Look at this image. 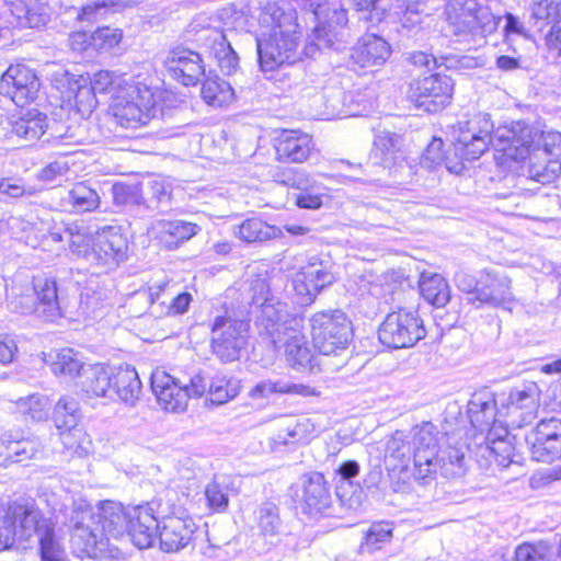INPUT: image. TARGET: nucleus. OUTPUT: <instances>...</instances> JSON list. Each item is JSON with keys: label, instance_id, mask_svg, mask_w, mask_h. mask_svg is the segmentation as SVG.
<instances>
[{"label": "nucleus", "instance_id": "f257e3e1", "mask_svg": "<svg viewBox=\"0 0 561 561\" xmlns=\"http://www.w3.org/2000/svg\"><path fill=\"white\" fill-rule=\"evenodd\" d=\"M124 523V506L117 502H105L96 511L89 507L75 510L70 517L73 552L80 558H117Z\"/></svg>", "mask_w": 561, "mask_h": 561}, {"label": "nucleus", "instance_id": "f03ea898", "mask_svg": "<svg viewBox=\"0 0 561 561\" xmlns=\"http://www.w3.org/2000/svg\"><path fill=\"white\" fill-rule=\"evenodd\" d=\"M256 50L262 71H274L301 59V27L296 12H286L275 3L260 12Z\"/></svg>", "mask_w": 561, "mask_h": 561}, {"label": "nucleus", "instance_id": "7ed1b4c3", "mask_svg": "<svg viewBox=\"0 0 561 561\" xmlns=\"http://www.w3.org/2000/svg\"><path fill=\"white\" fill-rule=\"evenodd\" d=\"M413 446L414 479L421 484H428L439 472L443 477L453 479L462 477L466 472L465 446L448 445L437 450L436 426L424 422L414 426L410 432Z\"/></svg>", "mask_w": 561, "mask_h": 561}, {"label": "nucleus", "instance_id": "20e7f679", "mask_svg": "<svg viewBox=\"0 0 561 561\" xmlns=\"http://www.w3.org/2000/svg\"><path fill=\"white\" fill-rule=\"evenodd\" d=\"M154 105V94L150 88L140 82H130L115 95L111 110L116 124L138 128L153 117Z\"/></svg>", "mask_w": 561, "mask_h": 561}, {"label": "nucleus", "instance_id": "39448f33", "mask_svg": "<svg viewBox=\"0 0 561 561\" xmlns=\"http://www.w3.org/2000/svg\"><path fill=\"white\" fill-rule=\"evenodd\" d=\"M314 348L323 355L344 351L352 336L351 321L341 310L320 311L310 318Z\"/></svg>", "mask_w": 561, "mask_h": 561}, {"label": "nucleus", "instance_id": "423d86ee", "mask_svg": "<svg viewBox=\"0 0 561 561\" xmlns=\"http://www.w3.org/2000/svg\"><path fill=\"white\" fill-rule=\"evenodd\" d=\"M310 7L317 25L304 51L306 56L312 57L319 49L333 45L337 31L347 23V13L340 0H311Z\"/></svg>", "mask_w": 561, "mask_h": 561}, {"label": "nucleus", "instance_id": "0eeeda50", "mask_svg": "<svg viewBox=\"0 0 561 561\" xmlns=\"http://www.w3.org/2000/svg\"><path fill=\"white\" fill-rule=\"evenodd\" d=\"M445 14L455 35L491 33L497 25L491 10L477 0H448Z\"/></svg>", "mask_w": 561, "mask_h": 561}, {"label": "nucleus", "instance_id": "6e6552de", "mask_svg": "<svg viewBox=\"0 0 561 561\" xmlns=\"http://www.w3.org/2000/svg\"><path fill=\"white\" fill-rule=\"evenodd\" d=\"M494 125L489 114L478 113L470 119L458 123V136L454 144L455 151L466 160L479 159L494 145Z\"/></svg>", "mask_w": 561, "mask_h": 561}, {"label": "nucleus", "instance_id": "1a4fd4ad", "mask_svg": "<svg viewBox=\"0 0 561 561\" xmlns=\"http://www.w3.org/2000/svg\"><path fill=\"white\" fill-rule=\"evenodd\" d=\"M426 335L422 319L405 309L389 313L378 331L379 341L392 348L411 347Z\"/></svg>", "mask_w": 561, "mask_h": 561}, {"label": "nucleus", "instance_id": "9d476101", "mask_svg": "<svg viewBox=\"0 0 561 561\" xmlns=\"http://www.w3.org/2000/svg\"><path fill=\"white\" fill-rule=\"evenodd\" d=\"M531 179L546 183L561 172V133H537L528 169Z\"/></svg>", "mask_w": 561, "mask_h": 561}, {"label": "nucleus", "instance_id": "9b49d317", "mask_svg": "<svg viewBox=\"0 0 561 561\" xmlns=\"http://www.w3.org/2000/svg\"><path fill=\"white\" fill-rule=\"evenodd\" d=\"M249 325L245 321L217 317L211 325V348L221 362L239 359L247 344Z\"/></svg>", "mask_w": 561, "mask_h": 561}, {"label": "nucleus", "instance_id": "f8f14e48", "mask_svg": "<svg viewBox=\"0 0 561 561\" xmlns=\"http://www.w3.org/2000/svg\"><path fill=\"white\" fill-rule=\"evenodd\" d=\"M199 533L195 519L183 510L173 511L159 522V542L164 552H179L191 546Z\"/></svg>", "mask_w": 561, "mask_h": 561}, {"label": "nucleus", "instance_id": "ddd939ff", "mask_svg": "<svg viewBox=\"0 0 561 561\" xmlns=\"http://www.w3.org/2000/svg\"><path fill=\"white\" fill-rule=\"evenodd\" d=\"M454 82L445 75H431L420 78L410 85V99L416 107L428 113L443 110L451 100Z\"/></svg>", "mask_w": 561, "mask_h": 561}, {"label": "nucleus", "instance_id": "4468645a", "mask_svg": "<svg viewBox=\"0 0 561 561\" xmlns=\"http://www.w3.org/2000/svg\"><path fill=\"white\" fill-rule=\"evenodd\" d=\"M39 511L32 506L16 505L9 508L0 522V550L10 549L15 542H27L36 533Z\"/></svg>", "mask_w": 561, "mask_h": 561}, {"label": "nucleus", "instance_id": "2eb2a0df", "mask_svg": "<svg viewBox=\"0 0 561 561\" xmlns=\"http://www.w3.org/2000/svg\"><path fill=\"white\" fill-rule=\"evenodd\" d=\"M175 285L169 279L151 284L147 290L138 291L137 297L149 301V312L156 318L182 314L187 311L192 301L188 293H176Z\"/></svg>", "mask_w": 561, "mask_h": 561}, {"label": "nucleus", "instance_id": "dca6fc26", "mask_svg": "<svg viewBox=\"0 0 561 561\" xmlns=\"http://www.w3.org/2000/svg\"><path fill=\"white\" fill-rule=\"evenodd\" d=\"M334 282L329 262L312 256L293 278V287L301 302H312L317 295Z\"/></svg>", "mask_w": 561, "mask_h": 561}, {"label": "nucleus", "instance_id": "f3484780", "mask_svg": "<svg viewBox=\"0 0 561 561\" xmlns=\"http://www.w3.org/2000/svg\"><path fill=\"white\" fill-rule=\"evenodd\" d=\"M127 249V239L118 227H104L93 236L90 262L113 268L126 259Z\"/></svg>", "mask_w": 561, "mask_h": 561}, {"label": "nucleus", "instance_id": "a211bd4d", "mask_svg": "<svg viewBox=\"0 0 561 561\" xmlns=\"http://www.w3.org/2000/svg\"><path fill=\"white\" fill-rule=\"evenodd\" d=\"M39 87V79L35 71L21 64L11 65L0 80V92L19 106H24L35 100Z\"/></svg>", "mask_w": 561, "mask_h": 561}, {"label": "nucleus", "instance_id": "6ab92c4d", "mask_svg": "<svg viewBox=\"0 0 561 561\" xmlns=\"http://www.w3.org/2000/svg\"><path fill=\"white\" fill-rule=\"evenodd\" d=\"M537 133L524 123L514 122L510 126H502L494 131V147L505 157L515 161L528 158L535 145Z\"/></svg>", "mask_w": 561, "mask_h": 561}, {"label": "nucleus", "instance_id": "aec40b11", "mask_svg": "<svg viewBox=\"0 0 561 561\" xmlns=\"http://www.w3.org/2000/svg\"><path fill=\"white\" fill-rule=\"evenodd\" d=\"M280 343L274 344L275 347H284L286 362L296 370L313 371L320 367L317 357L313 356L302 333V320L293 318L289 325L286 327Z\"/></svg>", "mask_w": 561, "mask_h": 561}, {"label": "nucleus", "instance_id": "412c9836", "mask_svg": "<svg viewBox=\"0 0 561 561\" xmlns=\"http://www.w3.org/2000/svg\"><path fill=\"white\" fill-rule=\"evenodd\" d=\"M533 459L552 462L561 458V420H541L528 437Z\"/></svg>", "mask_w": 561, "mask_h": 561}, {"label": "nucleus", "instance_id": "4be33fe9", "mask_svg": "<svg viewBox=\"0 0 561 561\" xmlns=\"http://www.w3.org/2000/svg\"><path fill=\"white\" fill-rule=\"evenodd\" d=\"M124 536L127 535L139 549L150 548L159 531V523L153 515V510L148 504L127 510L124 507Z\"/></svg>", "mask_w": 561, "mask_h": 561}, {"label": "nucleus", "instance_id": "5701e85b", "mask_svg": "<svg viewBox=\"0 0 561 561\" xmlns=\"http://www.w3.org/2000/svg\"><path fill=\"white\" fill-rule=\"evenodd\" d=\"M164 66L174 80L186 87L195 85L205 73L201 55L182 46L169 51Z\"/></svg>", "mask_w": 561, "mask_h": 561}, {"label": "nucleus", "instance_id": "b1692460", "mask_svg": "<svg viewBox=\"0 0 561 561\" xmlns=\"http://www.w3.org/2000/svg\"><path fill=\"white\" fill-rule=\"evenodd\" d=\"M151 388L160 407L173 413L184 412L190 400L187 386L179 381L164 370H156L151 375Z\"/></svg>", "mask_w": 561, "mask_h": 561}, {"label": "nucleus", "instance_id": "393cba45", "mask_svg": "<svg viewBox=\"0 0 561 561\" xmlns=\"http://www.w3.org/2000/svg\"><path fill=\"white\" fill-rule=\"evenodd\" d=\"M41 443L31 437H22L13 432H5L0 437V466L9 467L43 457Z\"/></svg>", "mask_w": 561, "mask_h": 561}, {"label": "nucleus", "instance_id": "a878e982", "mask_svg": "<svg viewBox=\"0 0 561 561\" xmlns=\"http://www.w3.org/2000/svg\"><path fill=\"white\" fill-rule=\"evenodd\" d=\"M538 407L539 390L536 383L531 382L523 388L511 390L506 403V415L511 419L512 425L522 427L535 419Z\"/></svg>", "mask_w": 561, "mask_h": 561}, {"label": "nucleus", "instance_id": "bb28decb", "mask_svg": "<svg viewBox=\"0 0 561 561\" xmlns=\"http://www.w3.org/2000/svg\"><path fill=\"white\" fill-rule=\"evenodd\" d=\"M511 278L501 272L481 271L478 289L479 306L502 307L514 300Z\"/></svg>", "mask_w": 561, "mask_h": 561}, {"label": "nucleus", "instance_id": "cd10ccee", "mask_svg": "<svg viewBox=\"0 0 561 561\" xmlns=\"http://www.w3.org/2000/svg\"><path fill=\"white\" fill-rule=\"evenodd\" d=\"M331 506V495L324 477L312 472L302 478V511L311 518L327 515Z\"/></svg>", "mask_w": 561, "mask_h": 561}, {"label": "nucleus", "instance_id": "c85d7f7f", "mask_svg": "<svg viewBox=\"0 0 561 561\" xmlns=\"http://www.w3.org/2000/svg\"><path fill=\"white\" fill-rule=\"evenodd\" d=\"M312 149V137L298 130H283L275 140L276 158L282 162L302 163Z\"/></svg>", "mask_w": 561, "mask_h": 561}, {"label": "nucleus", "instance_id": "c756f323", "mask_svg": "<svg viewBox=\"0 0 561 561\" xmlns=\"http://www.w3.org/2000/svg\"><path fill=\"white\" fill-rule=\"evenodd\" d=\"M199 231L198 225L184 220H158L149 230L152 238L168 250L179 248Z\"/></svg>", "mask_w": 561, "mask_h": 561}, {"label": "nucleus", "instance_id": "7c9ffc66", "mask_svg": "<svg viewBox=\"0 0 561 561\" xmlns=\"http://www.w3.org/2000/svg\"><path fill=\"white\" fill-rule=\"evenodd\" d=\"M113 366L105 364H90L82 373L79 382L81 391L87 398H112Z\"/></svg>", "mask_w": 561, "mask_h": 561}, {"label": "nucleus", "instance_id": "2f4dec72", "mask_svg": "<svg viewBox=\"0 0 561 561\" xmlns=\"http://www.w3.org/2000/svg\"><path fill=\"white\" fill-rule=\"evenodd\" d=\"M257 306L260 307V324L267 331L273 344L280 343L284 331H287L286 327L294 318L289 317L287 306L274 297Z\"/></svg>", "mask_w": 561, "mask_h": 561}, {"label": "nucleus", "instance_id": "473e14b6", "mask_svg": "<svg viewBox=\"0 0 561 561\" xmlns=\"http://www.w3.org/2000/svg\"><path fill=\"white\" fill-rule=\"evenodd\" d=\"M390 54V46L383 38L366 34L358 39L351 57L360 67H370L385 64Z\"/></svg>", "mask_w": 561, "mask_h": 561}, {"label": "nucleus", "instance_id": "72a5a7b5", "mask_svg": "<svg viewBox=\"0 0 561 561\" xmlns=\"http://www.w3.org/2000/svg\"><path fill=\"white\" fill-rule=\"evenodd\" d=\"M5 5L21 26L41 27L50 16V8L45 0H4Z\"/></svg>", "mask_w": 561, "mask_h": 561}, {"label": "nucleus", "instance_id": "f704fd0d", "mask_svg": "<svg viewBox=\"0 0 561 561\" xmlns=\"http://www.w3.org/2000/svg\"><path fill=\"white\" fill-rule=\"evenodd\" d=\"M113 394L133 407L141 394V381L136 369L129 365L113 366Z\"/></svg>", "mask_w": 561, "mask_h": 561}, {"label": "nucleus", "instance_id": "c9c22d12", "mask_svg": "<svg viewBox=\"0 0 561 561\" xmlns=\"http://www.w3.org/2000/svg\"><path fill=\"white\" fill-rule=\"evenodd\" d=\"M273 394H298V396H316L314 389L301 383H293L283 379H265L259 381L249 390V398L259 401L271 398Z\"/></svg>", "mask_w": 561, "mask_h": 561}, {"label": "nucleus", "instance_id": "e433bc0d", "mask_svg": "<svg viewBox=\"0 0 561 561\" xmlns=\"http://www.w3.org/2000/svg\"><path fill=\"white\" fill-rule=\"evenodd\" d=\"M34 537L38 538L39 552L44 561H65L66 550L55 534L53 525L39 514Z\"/></svg>", "mask_w": 561, "mask_h": 561}, {"label": "nucleus", "instance_id": "4c0bfd02", "mask_svg": "<svg viewBox=\"0 0 561 561\" xmlns=\"http://www.w3.org/2000/svg\"><path fill=\"white\" fill-rule=\"evenodd\" d=\"M100 204L101 198L96 190L84 182H78L68 191L62 206L73 213H88L96 210Z\"/></svg>", "mask_w": 561, "mask_h": 561}, {"label": "nucleus", "instance_id": "58836bf2", "mask_svg": "<svg viewBox=\"0 0 561 561\" xmlns=\"http://www.w3.org/2000/svg\"><path fill=\"white\" fill-rule=\"evenodd\" d=\"M34 293L37 297L38 306L43 308L42 313L46 320L54 321L62 316L55 279L46 277L36 278L34 282Z\"/></svg>", "mask_w": 561, "mask_h": 561}, {"label": "nucleus", "instance_id": "ea45409f", "mask_svg": "<svg viewBox=\"0 0 561 561\" xmlns=\"http://www.w3.org/2000/svg\"><path fill=\"white\" fill-rule=\"evenodd\" d=\"M419 286L423 298L435 307H444L450 299L449 285L439 274L423 272Z\"/></svg>", "mask_w": 561, "mask_h": 561}, {"label": "nucleus", "instance_id": "a19ab883", "mask_svg": "<svg viewBox=\"0 0 561 561\" xmlns=\"http://www.w3.org/2000/svg\"><path fill=\"white\" fill-rule=\"evenodd\" d=\"M402 138L390 131H379L375 136L371 154L374 159L386 168L392 167L401 157Z\"/></svg>", "mask_w": 561, "mask_h": 561}, {"label": "nucleus", "instance_id": "79ce46f5", "mask_svg": "<svg viewBox=\"0 0 561 561\" xmlns=\"http://www.w3.org/2000/svg\"><path fill=\"white\" fill-rule=\"evenodd\" d=\"M47 127L46 115L32 110L13 122L12 133L26 141H35L45 134Z\"/></svg>", "mask_w": 561, "mask_h": 561}, {"label": "nucleus", "instance_id": "37998d69", "mask_svg": "<svg viewBox=\"0 0 561 561\" xmlns=\"http://www.w3.org/2000/svg\"><path fill=\"white\" fill-rule=\"evenodd\" d=\"M426 0H392V10L390 15H394L401 25L407 30L419 27L425 18Z\"/></svg>", "mask_w": 561, "mask_h": 561}, {"label": "nucleus", "instance_id": "c03bdc74", "mask_svg": "<svg viewBox=\"0 0 561 561\" xmlns=\"http://www.w3.org/2000/svg\"><path fill=\"white\" fill-rule=\"evenodd\" d=\"M89 364L83 362L80 353L72 348H62L56 353L50 363L51 371L55 375H65L70 378L82 377L83 370Z\"/></svg>", "mask_w": 561, "mask_h": 561}, {"label": "nucleus", "instance_id": "a18cd8bd", "mask_svg": "<svg viewBox=\"0 0 561 561\" xmlns=\"http://www.w3.org/2000/svg\"><path fill=\"white\" fill-rule=\"evenodd\" d=\"M279 232L277 227L270 226L260 218H249L234 229V236L248 243L273 239Z\"/></svg>", "mask_w": 561, "mask_h": 561}, {"label": "nucleus", "instance_id": "49530a36", "mask_svg": "<svg viewBox=\"0 0 561 561\" xmlns=\"http://www.w3.org/2000/svg\"><path fill=\"white\" fill-rule=\"evenodd\" d=\"M202 96L207 104L221 107L232 102L234 92L229 82L216 76L204 81Z\"/></svg>", "mask_w": 561, "mask_h": 561}, {"label": "nucleus", "instance_id": "de8ad7c7", "mask_svg": "<svg viewBox=\"0 0 561 561\" xmlns=\"http://www.w3.org/2000/svg\"><path fill=\"white\" fill-rule=\"evenodd\" d=\"M241 383L237 378L222 374L215 375L208 386V396L211 403L225 404L233 400L240 392Z\"/></svg>", "mask_w": 561, "mask_h": 561}, {"label": "nucleus", "instance_id": "09e8293b", "mask_svg": "<svg viewBox=\"0 0 561 561\" xmlns=\"http://www.w3.org/2000/svg\"><path fill=\"white\" fill-rule=\"evenodd\" d=\"M58 431L61 444L71 455L85 457L92 451V440L83 428L71 426Z\"/></svg>", "mask_w": 561, "mask_h": 561}, {"label": "nucleus", "instance_id": "8fccbe9b", "mask_svg": "<svg viewBox=\"0 0 561 561\" xmlns=\"http://www.w3.org/2000/svg\"><path fill=\"white\" fill-rule=\"evenodd\" d=\"M502 434L496 438L493 437V433L489 432L486 436V443L490 455L493 456L494 461L502 467H508L514 461L515 448L510 440L505 438L507 436V430L501 428Z\"/></svg>", "mask_w": 561, "mask_h": 561}, {"label": "nucleus", "instance_id": "3c124183", "mask_svg": "<svg viewBox=\"0 0 561 561\" xmlns=\"http://www.w3.org/2000/svg\"><path fill=\"white\" fill-rule=\"evenodd\" d=\"M69 250L72 254L83 256L90 262L93 236H89L85 228L77 224H69L65 228Z\"/></svg>", "mask_w": 561, "mask_h": 561}, {"label": "nucleus", "instance_id": "603ef678", "mask_svg": "<svg viewBox=\"0 0 561 561\" xmlns=\"http://www.w3.org/2000/svg\"><path fill=\"white\" fill-rule=\"evenodd\" d=\"M19 413L27 416L31 421L41 422L48 417L50 404L46 397L41 394H31L20 398L16 401Z\"/></svg>", "mask_w": 561, "mask_h": 561}, {"label": "nucleus", "instance_id": "864d4df0", "mask_svg": "<svg viewBox=\"0 0 561 561\" xmlns=\"http://www.w3.org/2000/svg\"><path fill=\"white\" fill-rule=\"evenodd\" d=\"M314 426L309 419L289 420L278 431L277 438L284 444L308 440Z\"/></svg>", "mask_w": 561, "mask_h": 561}, {"label": "nucleus", "instance_id": "5fc2aeb1", "mask_svg": "<svg viewBox=\"0 0 561 561\" xmlns=\"http://www.w3.org/2000/svg\"><path fill=\"white\" fill-rule=\"evenodd\" d=\"M211 51L222 72L231 75L237 70L239 65L238 55L232 49L225 35L218 34L217 38L214 41Z\"/></svg>", "mask_w": 561, "mask_h": 561}, {"label": "nucleus", "instance_id": "6e6d98bb", "mask_svg": "<svg viewBox=\"0 0 561 561\" xmlns=\"http://www.w3.org/2000/svg\"><path fill=\"white\" fill-rule=\"evenodd\" d=\"M79 403L72 398H61L54 411V422L57 430L77 426Z\"/></svg>", "mask_w": 561, "mask_h": 561}, {"label": "nucleus", "instance_id": "4d7b16f0", "mask_svg": "<svg viewBox=\"0 0 561 561\" xmlns=\"http://www.w3.org/2000/svg\"><path fill=\"white\" fill-rule=\"evenodd\" d=\"M125 84H129V82L122 75L110 70H100L90 80V85L96 93L115 91L117 94Z\"/></svg>", "mask_w": 561, "mask_h": 561}, {"label": "nucleus", "instance_id": "13d9d810", "mask_svg": "<svg viewBox=\"0 0 561 561\" xmlns=\"http://www.w3.org/2000/svg\"><path fill=\"white\" fill-rule=\"evenodd\" d=\"M257 523L265 537L278 535L282 523L277 506L272 502L262 503L257 511Z\"/></svg>", "mask_w": 561, "mask_h": 561}, {"label": "nucleus", "instance_id": "bf43d9fd", "mask_svg": "<svg viewBox=\"0 0 561 561\" xmlns=\"http://www.w3.org/2000/svg\"><path fill=\"white\" fill-rule=\"evenodd\" d=\"M386 453L390 458L405 461L413 454V446L410 435L402 431H396L387 442Z\"/></svg>", "mask_w": 561, "mask_h": 561}, {"label": "nucleus", "instance_id": "052dcab7", "mask_svg": "<svg viewBox=\"0 0 561 561\" xmlns=\"http://www.w3.org/2000/svg\"><path fill=\"white\" fill-rule=\"evenodd\" d=\"M123 38L119 28L100 27L92 33L91 48L99 53H107L115 48Z\"/></svg>", "mask_w": 561, "mask_h": 561}, {"label": "nucleus", "instance_id": "680f3d73", "mask_svg": "<svg viewBox=\"0 0 561 561\" xmlns=\"http://www.w3.org/2000/svg\"><path fill=\"white\" fill-rule=\"evenodd\" d=\"M207 506L210 511L222 513L228 508L229 494L227 486L217 480L209 482L204 490Z\"/></svg>", "mask_w": 561, "mask_h": 561}, {"label": "nucleus", "instance_id": "e2e57ef3", "mask_svg": "<svg viewBox=\"0 0 561 561\" xmlns=\"http://www.w3.org/2000/svg\"><path fill=\"white\" fill-rule=\"evenodd\" d=\"M358 11L369 12L367 19L371 23H379L390 14L392 0H352Z\"/></svg>", "mask_w": 561, "mask_h": 561}, {"label": "nucleus", "instance_id": "0e129e2a", "mask_svg": "<svg viewBox=\"0 0 561 561\" xmlns=\"http://www.w3.org/2000/svg\"><path fill=\"white\" fill-rule=\"evenodd\" d=\"M392 538V528L387 523L373 524L365 535L364 546L368 551L381 549Z\"/></svg>", "mask_w": 561, "mask_h": 561}, {"label": "nucleus", "instance_id": "69168bd1", "mask_svg": "<svg viewBox=\"0 0 561 561\" xmlns=\"http://www.w3.org/2000/svg\"><path fill=\"white\" fill-rule=\"evenodd\" d=\"M96 92L91 85H79L75 93V105L78 112L82 115H90L98 105L95 96Z\"/></svg>", "mask_w": 561, "mask_h": 561}, {"label": "nucleus", "instance_id": "338daca9", "mask_svg": "<svg viewBox=\"0 0 561 561\" xmlns=\"http://www.w3.org/2000/svg\"><path fill=\"white\" fill-rule=\"evenodd\" d=\"M561 15L558 0H538L531 5V18L536 21H545Z\"/></svg>", "mask_w": 561, "mask_h": 561}, {"label": "nucleus", "instance_id": "774afa93", "mask_svg": "<svg viewBox=\"0 0 561 561\" xmlns=\"http://www.w3.org/2000/svg\"><path fill=\"white\" fill-rule=\"evenodd\" d=\"M516 561H548L542 545L523 543L515 551Z\"/></svg>", "mask_w": 561, "mask_h": 561}]
</instances>
